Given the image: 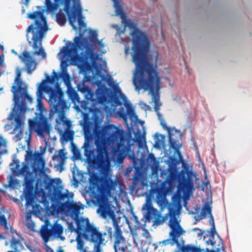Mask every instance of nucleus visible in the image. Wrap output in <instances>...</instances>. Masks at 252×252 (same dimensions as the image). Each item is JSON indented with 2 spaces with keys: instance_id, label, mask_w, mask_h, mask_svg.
<instances>
[{
  "instance_id": "nucleus-16",
  "label": "nucleus",
  "mask_w": 252,
  "mask_h": 252,
  "mask_svg": "<svg viewBox=\"0 0 252 252\" xmlns=\"http://www.w3.org/2000/svg\"><path fill=\"white\" fill-rule=\"evenodd\" d=\"M10 165L11 166V169L12 172L16 175L25 176V180L27 183H30L33 181L32 179L33 173L30 171L29 166L28 164L25 163L23 167L20 168L19 162L16 161Z\"/></svg>"
},
{
  "instance_id": "nucleus-29",
  "label": "nucleus",
  "mask_w": 252,
  "mask_h": 252,
  "mask_svg": "<svg viewBox=\"0 0 252 252\" xmlns=\"http://www.w3.org/2000/svg\"><path fill=\"white\" fill-rule=\"evenodd\" d=\"M5 232V233L6 232H8L9 231L12 234L11 239L10 240V246L14 248L15 250H17V246L20 243V238L21 236L19 234L17 233V232L13 230L12 228L9 229L8 231Z\"/></svg>"
},
{
  "instance_id": "nucleus-13",
  "label": "nucleus",
  "mask_w": 252,
  "mask_h": 252,
  "mask_svg": "<svg viewBox=\"0 0 252 252\" xmlns=\"http://www.w3.org/2000/svg\"><path fill=\"white\" fill-rule=\"evenodd\" d=\"M51 101L52 102V100ZM55 101L56 100L53 101V114H58L59 119L63 123V125L66 126L65 129H70L72 126L71 122L65 118L64 109L67 107L66 100L59 99L58 102H55Z\"/></svg>"
},
{
  "instance_id": "nucleus-25",
  "label": "nucleus",
  "mask_w": 252,
  "mask_h": 252,
  "mask_svg": "<svg viewBox=\"0 0 252 252\" xmlns=\"http://www.w3.org/2000/svg\"><path fill=\"white\" fill-rule=\"evenodd\" d=\"M51 227L53 237L59 238L62 240H64V237L62 236L63 232V227L61 224L55 223Z\"/></svg>"
},
{
  "instance_id": "nucleus-1",
  "label": "nucleus",
  "mask_w": 252,
  "mask_h": 252,
  "mask_svg": "<svg viewBox=\"0 0 252 252\" xmlns=\"http://www.w3.org/2000/svg\"><path fill=\"white\" fill-rule=\"evenodd\" d=\"M135 73L133 77L135 90H149L154 103L159 102L158 94L160 88V77L156 64L150 61L135 64Z\"/></svg>"
},
{
  "instance_id": "nucleus-14",
  "label": "nucleus",
  "mask_w": 252,
  "mask_h": 252,
  "mask_svg": "<svg viewBox=\"0 0 252 252\" xmlns=\"http://www.w3.org/2000/svg\"><path fill=\"white\" fill-rule=\"evenodd\" d=\"M113 226L114 227L113 237L114 238V248L115 252H118V251L125 252L126 249L127 248L126 240L123 235L121 227L115 220L114 221Z\"/></svg>"
},
{
  "instance_id": "nucleus-21",
  "label": "nucleus",
  "mask_w": 252,
  "mask_h": 252,
  "mask_svg": "<svg viewBox=\"0 0 252 252\" xmlns=\"http://www.w3.org/2000/svg\"><path fill=\"white\" fill-rule=\"evenodd\" d=\"M26 108L24 103L18 105L17 107H15L13 109V112L11 114L12 116H15L14 121H15V129H20L22 124V115L25 112Z\"/></svg>"
},
{
  "instance_id": "nucleus-34",
  "label": "nucleus",
  "mask_w": 252,
  "mask_h": 252,
  "mask_svg": "<svg viewBox=\"0 0 252 252\" xmlns=\"http://www.w3.org/2000/svg\"><path fill=\"white\" fill-rule=\"evenodd\" d=\"M142 173L140 171L136 170L132 178V183L131 188L135 189L141 181Z\"/></svg>"
},
{
  "instance_id": "nucleus-56",
  "label": "nucleus",
  "mask_w": 252,
  "mask_h": 252,
  "mask_svg": "<svg viewBox=\"0 0 252 252\" xmlns=\"http://www.w3.org/2000/svg\"><path fill=\"white\" fill-rule=\"evenodd\" d=\"M46 250L47 252H54L53 250L49 246H47Z\"/></svg>"
},
{
  "instance_id": "nucleus-44",
  "label": "nucleus",
  "mask_w": 252,
  "mask_h": 252,
  "mask_svg": "<svg viewBox=\"0 0 252 252\" xmlns=\"http://www.w3.org/2000/svg\"><path fill=\"white\" fill-rule=\"evenodd\" d=\"M77 242V249L79 250H82L84 249V242L80 235H78L76 238Z\"/></svg>"
},
{
  "instance_id": "nucleus-5",
  "label": "nucleus",
  "mask_w": 252,
  "mask_h": 252,
  "mask_svg": "<svg viewBox=\"0 0 252 252\" xmlns=\"http://www.w3.org/2000/svg\"><path fill=\"white\" fill-rule=\"evenodd\" d=\"M125 24L133 30L131 33L132 62L136 64L149 61L147 56L150 49V42L147 34L138 29L136 24L131 21H127Z\"/></svg>"
},
{
  "instance_id": "nucleus-4",
  "label": "nucleus",
  "mask_w": 252,
  "mask_h": 252,
  "mask_svg": "<svg viewBox=\"0 0 252 252\" xmlns=\"http://www.w3.org/2000/svg\"><path fill=\"white\" fill-rule=\"evenodd\" d=\"M94 133L96 138L103 139L104 141L106 138L112 143H117L116 153L120 158L123 159L130 150V144L127 142L126 145V138L124 130L114 125H109L102 129L95 127Z\"/></svg>"
},
{
  "instance_id": "nucleus-27",
  "label": "nucleus",
  "mask_w": 252,
  "mask_h": 252,
  "mask_svg": "<svg viewBox=\"0 0 252 252\" xmlns=\"http://www.w3.org/2000/svg\"><path fill=\"white\" fill-rule=\"evenodd\" d=\"M40 235L45 243H47L51 237H53L51 227L48 228V225L43 224L40 230Z\"/></svg>"
},
{
  "instance_id": "nucleus-38",
  "label": "nucleus",
  "mask_w": 252,
  "mask_h": 252,
  "mask_svg": "<svg viewBox=\"0 0 252 252\" xmlns=\"http://www.w3.org/2000/svg\"><path fill=\"white\" fill-rule=\"evenodd\" d=\"M74 134V132L73 130L65 129L62 137L63 140L67 142L73 139Z\"/></svg>"
},
{
  "instance_id": "nucleus-37",
  "label": "nucleus",
  "mask_w": 252,
  "mask_h": 252,
  "mask_svg": "<svg viewBox=\"0 0 252 252\" xmlns=\"http://www.w3.org/2000/svg\"><path fill=\"white\" fill-rule=\"evenodd\" d=\"M217 234L215 225L211 226L210 231V239L207 241V244H210L214 248H215L216 242L214 241L215 235Z\"/></svg>"
},
{
  "instance_id": "nucleus-3",
  "label": "nucleus",
  "mask_w": 252,
  "mask_h": 252,
  "mask_svg": "<svg viewBox=\"0 0 252 252\" xmlns=\"http://www.w3.org/2000/svg\"><path fill=\"white\" fill-rule=\"evenodd\" d=\"M175 151V150H174ZM178 159L175 157H170V164L169 165V178L171 182L177 181V189L179 191H182L184 194L192 193L194 190V178L195 174L192 169H189V167L184 162L182 164V169L180 172L178 171L177 166L180 164V159L182 158V155Z\"/></svg>"
},
{
  "instance_id": "nucleus-22",
  "label": "nucleus",
  "mask_w": 252,
  "mask_h": 252,
  "mask_svg": "<svg viewBox=\"0 0 252 252\" xmlns=\"http://www.w3.org/2000/svg\"><path fill=\"white\" fill-rule=\"evenodd\" d=\"M208 214L210 217L209 222L211 226L215 225L214 218L212 214V207L209 202H206L203 206L200 214L196 219V220H202L205 218L206 215Z\"/></svg>"
},
{
  "instance_id": "nucleus-20",
  "label": "nucleus",
  "mask_w": 252,
  "mask_h": 252,
  "mask_svg": "<svg viewBox=\"0 0 252 252\" xmlns=\"http://www.w3.org/2000/svg\"><path fill=\"white\" fill-rule=\"evenodd\" d=\"M168 226L171 229V231L169 233V236L171 240L173 241V244H176L178 245V238L184 233H185V231L180 224L179 221L175 222V223H168Z\"/></svg>"
},
{
  "instance_id": "nucleus-40",
  "label": "nucleus",
  "mask_w": 252,
  "mask_h": 252,
  "mask_svg": "<svg viewBox=\"0 0 252 252\" xmlns=\"http://www.w3.org/2000/svg\"><path fill=\"white\" fill-rule=\"evenodd\" d=\"M221 250H222L223 252H226L223 246L222 240L221 239H220V241L218 242V248H217L215 250L209 249L208 248H206V251L207 252H221Z\"/></svg>"
},
{
  "instance_id": "nucleus-17",
  "label": "nucleus",
  "mask_w": 252,
  "mask_h": 252,
  "mask_svg": "<svg viewBox=\"0 0 252 252\" xmlns=\"http://www.w3.org/2000/svg\"><path fill=\"white\" fill-rule=\"evenodd\" d=\"M13 52L18 56L21 62L25 64L27 72L29 74H32L36 68V63L30 52L25 50L19 55L13 50Z\"/></svg>"
},
{
  "instance_id": "nucleus-2",
  "label": "nucleus",
  "mask_w": 252,
  "mask_h": 252,
  "mask_svg": "<svg viewBox=\"0 0 252 252\" xmlns=\"http://www.w3.org/2000/svg\"><path fill=\"white\" fill-rule=\"evenodd\" d=\"M44 13V10L42 9L27 14V17L34 20V22L27 28V37L28 40V34L30 33L32 34L29 44L32 45L34 50L33 55H40L43 58H45L46 54L42 47V41L48 28Z\"/></svg>"
},
{
  "instance_id": "nucleus-42",
  "label": "nucleus",
  "mask_w": 252,
  "mask_h": 252,
  "mask_svg": "<svg viewBox=\"0 0 252 252\" xmlns=\"http://www.w3.org/2000/svg\"><path fill=\"white\" fill-rule=\"evenodd\" d=\"M157 193V199L159 201H161L163 198L164 197V195L163 192L160 189L156 188L153 189L151 190V194L154 193L155 192Z\"/></svg>"
},
{
  "instance_id": "nucleus-52",
  "label": "nucleus",
  "mask_w": 252,
  "mask_h": 252,
  "mask_svg": "<svg viewBox=\"0 0 252 252\" xmlns=\"http://www.w3.org/2000/svg\"><path fill=\"white\" fill-rule=\"evenodd\" d=\"M6 145V141L5 140L3 139L1 136H0V147H1L2 145Z\"/></svg>"
},
{
  "instance_id": "nucleus-23",
  "label": "nucleus",
  "mask_w": 252,
  "mask_h": 252,
  "mask_svg": "<svg viewBox=\"0 0 252 252\" xmlns=\"http://www.w3.org/2000/svg\"><path fill=\"white\" fill-rule=\"evenodd\" d=\"M16 73V75L14 79V83L11 87V92L13 91L15 92L17 91L21 92L22 91L23 92L24 89L23 87L26 86V84L21 79V71L19 69H17Z\"/></svg>"
},
{
  "instance_id": "nucleus-24",
  "label": "nucleus",
  "mask_w": 252,
  "mask_h": 252,
  "mask_svg": "<svg viewBox=\"0 0 252 252\" xmlns=\"http://www.w3.org/2000/svg\"><path fill=\"white\" fill-rule=\"evenodd\" d=\"M64 10L67 15L69 24L74 30H76L77 27L74 24L77 16L76 11L71 10L70 7L67 3H66L64 5Z\"/></svg>"
},
{
  "instance_id": "nucleus-18",
  "label": "nucleus",
  "mask_w": 252,
  "mask_h": 252,
  "mask_svg": "<svg viewBox=\"0 0 252 252\" xmlns=\"http://www.w3.org/2000/svg\"><path fill=\"white\" fill-rule=\"evenodd\" d=\"M60 209L62 211H67L72 216H77L80 214V210L84 209V206L67 199L61 204Z\"/></svg>"
},
{
  "instance_id": "nucleus-6",
  "label": "nucleus",
  "mask_w": 252,
  "mask_h": 252,
  "mask_svg": "<svg viewBox=\"0 0 252 252\" xmlns=\"http://www.w3.org/2000/svg\"><path fill=\"white\" fill-rule=\"evenodd\" d=\"M117 182L113 181L110 177H102L100 180V185L98 187V190L100 195L101 202L99 207L102 216L106 217L107 216L113 219V223L115 220V215L112 209V206L108 202V197H111L112 192L115 190Z\"/></svg>"
},
{
  "instance_id": "nucleus-26",
  "label": "nucleus",
  "mask_w": 252,
  "mask_h": 252,
  "mask_svg": "<svg viewBox=\"0 0 252 252\" xmlns=\"http://www.w3.org/2000/svg\"><path fill=\"white\" fill-rule=\"evenodd\" d=\"M63 0H45V6L47 12L54 13L59 7V3Z\"/></svg>"
},
{
  "instance_id": "nucleus-32",
  "label": "nucleus",
  "mask_w": 252,
  "mask_h": 252,
  "mask_svg": "<svg viewBox=\"0 0 252 252\" xmlns=\"http://www.w3.org/2000/svg\"><path fill=\"white\" fill-rule=\"evenodd\" d=\"M112 0L114 2V7H115L116 14L119 16L123 20H124L126 17V15L119 0Z\"/></svg>"
},
{
  "instance_id": "nucleus-33",
  "label": "nucleus",
  "mask_w": 252,
  "mask_h": 252,
  "mask_svg": "<svg viewBox=\"0 0 252 252\" xmlns=\"http://www.w3.org/2000/svg\"><path fill=\"white\" fill-rule=\"evenodd\" d=\"M177 215V210L176 208H170L169 209L168 212L165 214V216H167V220L170 218L168 223L179 221L176 215Z\"/></svg>"
},
{
  "instance_id": "nucleus-62",
  "label": "nucleus",
  "mask_w": 252,
  "mask_h": 252,
  "mask_svg": "<svg viewBox=\"0 0 252 252\" xmlns=\"http://www.w3.org/2000/svg\"><path fill=\"white\" fill-rule=\"evenodd\" d=\"M58 252H64L63 251V250L61 249V250H59Z\"/></svg>"
},
{
  "instance_id": "nucleus-46",
  "label": "nucleus",
  "mask_w": 252,
  "mask_h": 252,
  "mask_svg": "<svg viewBox=\"0 0 252 252\" xmlns=\"http://www.w3.org/2000/svg\"><path fill=\"white\" fill-rule=\"evenodd\" d=\"M83 19V17L82 15H81V13H80L78 15V25H79V27L80 28L86 27V24L84 21Z\"/></svg>"
},
{
  "instance_id": "nucleus-53",
  "label": "nucleus",
  "mask_w": 252,
  "mask_h": 252,
  "mask_svg": "<svg viewBox=\"0 0 252 252\" xmlns=\"http://www.w3.org/2000/svg\"><path fill=\"white\" fill-rule=\"evenodd\" d=\"M115 103L117 105L121 106L122 105V102L118 99V97L115 98Z\"/></svg>"
},
{
  "instance_id": "nucleus-7",
  "label": "nucleus",
  "mask_w": 252,
  "mask_h": 252,
  "mask_svg": "<svg viewBox=\"0 0 252 252\" xmlns=\"http://www.w3.org/2000/svg\"><path fill=\"white\" fill-rule=\"evenodd\" d=\"M77 229L84 231V237L86 240L94 244L93 252H101L102 246H105L107 241L105 236L107 232H101L98 228L91 224L88 219H82L77 222Z\"/></svg>"
},
{
  "instance_id": "nucleus-57",
  "label": "nucleus",
  "mask_w": 252,
  "mask_h": 252,
  "mask_svg": "<svg viewBox=\"0 0 252 252\" xmlns=\"http://www.w3.org/2000/svg\"><path fill=\"white\" fill-rule=\"evenodd\" d=\"M89 53H90V55L91 57L93 59H94V56H96V55H94V54L92 50L90 51Z\"/></svg>"
},
{
  "instance_id": "nucleus-31",
  "label": "nucleus",
  "mask_w": 252,
  "mask_h": 252,
  "mask_svg": "<svg viewBox=\"0 0 252 252\" xmlns=\"http://www.w3.org/2000/svg\"><path fill=\"white\" fill-rule=\"evenodd\" d=\"M145 209L146 210V214L145 215V218L149 222L151 221V216L152 215L156 213L157 209L153 207L152 203L150 201H147L145 204Z\"/></svg>"
},
{
  "instance_id": "nucleus-54",
  "label": "nucleus",
  "mask_w": 252,
  "mask_h": 252,
  "mask_svg": "<svg viewBox=\"0 0 252 252\" xmlns=\"http://www.w3.org/2000/svg\"><path fill=\"white\" fill-rule=\"evenodd\" d=\"M149 158L151 159V161L154 160L156 159L155 156L153 154H151L149 155Z\"/></svg>"
},
{
  "instance_id": "nucleus-30",
  "label": "nucleus",
  "mask_w": 252,
  "mask_h": 252,
  "mask_svg": "<svg viewBox=\"0 0 252 252\" xmlns=\"http://www.w3.org/2000/svg\"><path fill=\"white\" fill-rule=\"evenodd\" d=\"M155 214L152 215L151 221L153 219H154L153 221L154 225H162L167 220V216H162L161 213L158 211H157Z\"/></svg>"
},
{
  "instance_id": "nucleus-55",
  "label": "nucleus",
  "mask_w": 252,
  "mask_h": 252,
  "mask_svg": "<svg viewBox=\"0 0 252 252\" xmlns=\"http://www.w3.org/2000/svg\"><path fill=\"white\" fill-rule=\"evenodd\" d=\"M84 130H85V132L86 133L87 132H90L91 133V131L90 130V127H89V126H85L84 127Z\"/></svg>"
},
{
  "instance_id": "nucleus-15",
  "label": "nucleus",
  "mask_w": 252,
  "mask_h": 252,
  "mask_svg": "<svg viewBox=\"0 0 252 252\" xmlns=\"http://www.w3.org/2000/svg\"><path fill=\"white\" fill-rule=\"evenodd\" d=\"M57 183L55 182V179H52L49 183V188L53 189V192L52 194V199L53 201H56L60 205L65 199H69V193L68 190H66V192H63V186L60 185H55Z\"/></svg>"
},
{
  "instance_id": "nucleus-11",
  "label": "nucleus",
  "mask_w": 252,
  "mask_h": 252,
  "mask_svg": "<svg viewBox=\"0 0 252 252\" xmlns=\"http://www.w3.org/2000/svg\"><path fill=\"white\" fill-rule=\"evenodd\" d=\"M30 130H34L38 136L43 137L44 134L49 133L50 126L48 124L46 118L41 115L39 117H35L33 120H29Z\"/></svg>"
},
{
  "instance_id": "nucleus-50",
  "label": "nucleus",
  "mask_w": 252,
  "mask_h": 252,
  "mask_svg": "<svg viewBox=\"0 0 252 252\" xmlns=\"http://www.w3.org/2000/svg\"><path fill=\"white\" fill-rule=\"evenodd\" d=\"M16 182H17V180L12 179L11 178L10 180L9 181V186L10 187H13L15 186Z\"/></svg>"
},
{
  "instance_id": "nucleus-12",
  "label": "nucleus",
  "mask_w": 252,
  "mask_h": 252,
  "mask_svg": "<svg viewBox=\"0 0 252 252\" xmlns=\"http://www.w3.org/2000/svg\"><path fill=\"white\" fill-rule=\"evenodd\" d=\"M73 41V43L68 42V46L63 47L62 52L65 56L70 55L72 54L76 55L78 53V50H83L89 46L88 40L86 38L75 36Z\"/></svg>"
},
{
  "instance_id": "nucleus-47",
  "label": "nucleus",
  "mask_w": 252,
  "mask_h": 252,
  "mask_svg": "<svg viewBox=\"0 0 252 252\" xmlns=\"http://www.w3.org/2000/svg\"><path fill=\"white\" fill-rule=\"evenodd\" d=\"M161 105V104L159 102L155 103L154 105V109L157 114L158 119H160V117H162L161 114L159 112V110L160 109Z\"/></svg>"
},
{
  "instance_id": "nucleus-45",
  "label": "nucleus",
  "mask_w": 252,
  "mask_h": 252,
  "mask_svg": "<svg viewBox=\"0 0 252 252\" xmlns=\"http://www.w3.org/2000/svg\"><path fill=\"white\" fill-rule=\"evenodd\" d=\"M0 225L3 226L7 231H8L9 228L7 226V220L4 215L0 216Z\"/></svg>"
},
{
  "instance_id": "nucleus-63",
  "label": "nucleus",
  "mask_w": 252,
  "mask_h": 252,
  "mask_svg": "<svg viewBox=\"0 0 252 252\" xmlns=\"http://www.w3.org/2000/svg\"><path fill=\"white\" fill-rule=\"evenodd\" d=\"M7 252H14V251H8Z\"/></svg>"
},
{
  "instance_id": "nucleus-10",
  "label": "nucleus",
  "mask_w": 252,
  "mask_h": 252,
  "mask_svg": "<svg viewBox=\"0 0 252 252\" xmlns=\"http://www.w3.org/2000/svg\"><path fill=\"white\" fill-rule=\"evenodd\" d=\"M160 121V125L164 129L168 131L169 135V144L170 148L175 150V152L178 153L181 157V152L179 151L180 148L182 145V133L180 130L176 129L175 127L171 128L166 126L165 122L160 117L158 119Z\"/></svg>"
},
{
  "instance_id": "nucleus-41",
  "label": "nucleus",
  "mask_w": 252,
  "mask_h": 252,
  "mask_svg": "<svg viewBox=\"0 0 252 252\" xmlns=\"http://www.w3.org/2000/svg\"><path fill=\"white\" fill-rule=\"evenodd\" d=\"M182 252H200V249L193 245H188L183 248Z\"/></svg>"
},
{
  "instance_id": "nucleus-19",
  "label": "nucleus",
  "mask_w": 252,
  "mask_h": 252,
  "mask_svg": "<svg viewBox=\"0 0 252 252\" xmlns=\"http://www.w3.org/2000/svg\"><path fill=\"white\" fill-rule=\"evenodd\" d=\"M23 92L17 91H13L12 92L13 94V100L14 101L15 107H17L18 105L23 102L26 105L25 102L23 100V97L25 99L31 103L32 101V98L29 94L28 92L27 86L23 87ZM26 108V107L25 106Z\"/></svg>"
},
{
  "instance_id": "nucleus-64",
  "label": "nucleus",
  "mask_w": 252,
  "mask_h": 252,
  "mask_svg": "<svg viewBox=\"0 0 252 252\" xmlns=\"http://www.w3.org/2000/svg\"><path fill=\"white\" fill-rule=\"evenodd\" d=\"M109 233H110V235H111V234H112V232H111V231H110V232H109Z\"/></svg>"
},
{
  "instance_id": "nucleus-49",
  "label": "nucleus",
  "mask_w": 252,
  "mask_h": 252,
  "mask_svg": "<svg viewBox=\"0 0 252 252\" xmlns=\"http://www.w3.org/2000/svg\"><path fill=\"white\" fill-rule=\"evenodd\" d=\"M115 92L116 93H119L120 94V95H121V98L123 99V100L124 101L126 100V97L125 96V95L124 94H123L122 93L121 90V89L120 88L116 89L115 90Z\"/></svg>"
},
{
  "instance_id": "nucleus-28",
  "label": "nucleus",
  "mask_w": 252,
  "mask_h": 252,
  "mask_svg": "<svg viewBox=\"0 0 252 252\" xmlns=\"http://www.w3.org/2000/svg\"><path fill=\"white\" fill-rule=\"evenodd\" d=\"M104 93L102 90L98 88L95 91V94H92L90 96V99L94 104L99 103L103 101Z\"/></svg>"
},
{
  "instance_id": "nucleus-61",
  "label": "nucleus",
  "mask_w": 252,
  "mask_h": 252,
  "mask_svg": "<svg viewBox=\"0 0 252 252\" xmlns=\"http://www.w3.org/2000/svg\"><path fill=\"white\" fill-rule=\"evenodd\" d=\"M200 209V207H198L197 206H196V209H195L196 211L197 212Z\"/></svg>"
},
{
  "instance_id": "nucleus-8",
  "label": "nucleus",
  "mask_w": 252,
  "mask_h": 252,
  "mask_svg": "<svg viewBox=\"0 0 252 252\" xmlns=\"http://www.w3.org/2000/svg\"><path fill=\"white\" fill-rule=\"evenodd\" d=\"M53 73L54 76L52 77L48 76L47 77V80H43L40 84H39L37 91L36 92L37 95V106L38 109L40 111H42L44 109V106L41 102V99L43 97V92H45L47 94H49V104L51 108V112L53 114V102L54 100H56L55 102H58L59 99H64V93L62 91L61 89H55L52 88L51 86L47 84V82L52 84L55 82V78H57V74L55 70H53Z\"/></svg>"
},
{
  "instance_id": "nucleus-43",
  "label": "nucleus",
  "mask_w": 252,
  "mask_h": 252,
  "mask_svg": "<svg viewBox=\"0 0 252 252\" xmlns=\"http://www.w3.org/2000/svg\"><path fill=\"white\" fill-rule=\"evenodd\" d=\"M55 158L60 159L63 162L66 158L64 150L63 149L59 150L58 151L57 154H55L54 156L53 159H55Z\"/></svg>"
},
{
  "instance_id": "nucleus-39",
  "label": "nucleus",
  "mask_w": 252,
  "mask_h": 252,
  "mask_svg": "<svg viewBox=\"0 0 252 252\" xmlns=\"http://www.w3.org/2000/svg\"><path fill=\"white\" fill-rule=\"evenodd\" d=\"M26 200L25 206H29L34 203V196L32 192L28 191L25 195Z\"/></svg>"
},
{
  "instance_id": "nucleus-58",
  "label": "nucleus",
  "mask_w": 252,
  "mask_h": 252,
  "mask_svg": "<svg viewBox=\"0 0 252 252\" xmlns=\"http://www.w3.org/2000/svg\"><path fill=\"white\" fill-rule=\"evenodd\" d=\"M3 62V58L2 56H0V66L2 65Z\"/></svg>"
},
{
  "instance_id": "nucleus-59",
  "label": "nucleus",
  "mask_w": 252,
  "mask_h": 252,
  "mask_svg": "<svg viewBox=\"0 0 252 252\" xmlns=\"http://www.w3.org/2000/svg\"><path fill=\"white\" fill-rule=\"evenodd\" d=\"M33 156V155H32V153L30 152L29 153V157H30V158H32Z\"/></svg>"
},
{
  "instance_id": "nucleus-51",
  "label": "nucleus",
  "mask_w": 252,
  "mask_h": 252,
  "mask_svg": "<svg viewBox=\"0 0 252 252\" xmlns=\"http://www.w3.org/2000/svg\"><path fill=\"white\" fill-rule=\"evenodd\" d=\"M127 111H128V113L129 115L130 116V117H132L133 115H135L134 111L132 108H128Z\"/></svg>"
},
{
  "instance_id": "nucleus-9",
  "label": "nucleus",
  "mask_w": 252,
  "mask_h": 252,
  "mask_svg": "<svg viewBox=\"0 0 252 252\" xmlns=\"http://www.w3.org/2000/svg\"><path fill=\"white\" fill-rule=\"evenodd\" d=\"M97 155L94 154L95 151L91 149V145L89 139L85 136V142L82 146L84 149V155L88 162L93 166H100L104 164L105 161V157L107 153V146L105 142L103 139L96 138L95 141Z\"/></svg>"
},
{
  "instance_id": "nucleus-36",
  "label": "nucleus",
  "mask_w": 252,
  "mask_h": 252,
  "mask_svg": "<svg viewBox=\"0 0 252 252\" xmlns=\"http://www.w3.org/2000/svg\"><path fill=\"white\" fill-rule=\"evenodd\" d=\"M56 21L58 24L63 26L66 22V15L62 12H59L56 14Z\"/></svg>"
},
{
  "instance_id": "nucleus-35",
  "label": "nucleus",
  "mask_w": 252,
  "mask_h": 252,
  "mask_svg": "<svg viewBox=\"0 0 252 252\" xmlns=\"http://www.w3.org/2000/svg\"><path fill=\"white\" fill-rule=\"evenodd\" d=\"M68 95L73 103H79L80 101L79 95L75 90L73 89L69 90L68 92Z\"/></svg>"
},
{
  "instance_id": "nucleus-60",
  "label": "nucleus",
  "mask_w": 252,
  "mask_h": 252,
  "mask_svg": "<svg viewBox=\"0 0 252 252\" xmlns=\"http://www.w3.org/2000/svg\"><path fill=\"white\" fill-rule=\"evenodd\" d=\"M0 49L1 50H3V45H0Z\"/></svg>"
},
{
  "instance_id": "nucleus-48",
  "label": "nucleus",
  "mask_w": 252,
  "mask_h": 252,
  "mask_svg": "<svg viewBox=\"0 0 252 252\" xmlns=\"http://www.w3.org/2000/svg\"><path fill=\"white\" fill-rule=\"evenodd\" d=\"M91 37V41L92 42H98L97 39V33L95 31H91L90 32Z\"/></svg>"
}]
</instances>
